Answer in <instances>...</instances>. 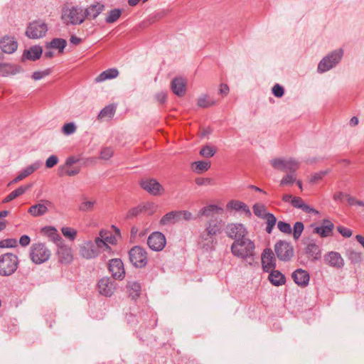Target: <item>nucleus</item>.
Returning a JSON list of instances; mask_svg holds the SVG:
<instances>
[{
	"label": "nucleus",
	"mask_w": 364,
	"mask_h": 364,
	"mask_svg": "<svg viewBox=\"0 0 364 364\" xmlns=\"http://www.w3.org/2000/svg\"><path fill=\"white\" fill-rule=\"evenodd\" d=\"M304 224L301 222H296L293 228V236L295 240H298L303 230H304Z\"/></svg>",
	"instance_id": "nucleus-50"
},
{
	"label": "nucleus",
	"mask_w": 364,
	"mask_h": 364,
	"mask_svg": "<svg viewBox=\"0 0 364 364\" xmlns=\"http://www.w3.org/2000/svg\"><path fill=\"white\" fill-rule=\"evenodd\" d=\"M62 234L64 237L69 239L71 241H73L77 236V231L69 227H63L61 228Z\"/></svg>",
	"instance_id": "nucleus-47"
},
{
	"label": "nucleus",
	"mask_w": 364,
	"mask_h": 364,
	"mask_svg": "<svg viewBox=\"0 0 364 364\" xmlns=\"http://www.w3.org/2000/svg\"><path fill=\"white\" fill-rule=\"evenodd\" d=\"M43 53L42 48L39 46H34L26 50L22 55V60H36L40 58Z\"/></svg>",
	"instance_id": "nucleus-28"
},
{
	"label": "nucleus",
	"mask_w": 364,
	"mask_h": 364,
	"mask_svg": "<svg viewBox=\"0 0 364 364\" xmlns=\"http://www.w3.org/2000/svg\"><path fill=\"white\" fill-rule=\"evenodd\" d=\"M0 48L2 52L11 54L17 50L18 43L15 38L5 36L0 40Z\"/></svg>",
	"instance_id": "nucleus-20"
},
{
	"label": "nucleus",
	"mask_w": 364,
	"mask_h": 364,
	"mask_svg": "<svg viewBox=\"0 0 364 364\" xmlns=\"http://www.w3.org/2000/svg\"><path fill=\"white\" fill-rule=\"evenodd\" d=\"M343 55V49L333 51L323 58L318 65V72L324 73L335 67L341 60Z\"/></svg>",
	"instance_id": "nucleus-9"
},
{
	"label": "nucleus",
	"mask_w": 364,
	"mask_h": 364,
	"mask_svg": "<svg viewBox=\"0 0 364 364\" xmlns=\"http://www.w3.org/2000/svg\"><path fill=\"white\" fill-rule=\"evenodd\" d=\"M48 30V25L43 21L35 20L28 25L26 36L31 39L42 38L46 35Z\"/></svg>",
	"instance_id": "nucleus-7"
},
{
	"label": "nucleus",
	"mask_w": 364,
	"mask_h": 364,
	"mask_svg": "<svg viewBox=\"0 0 364 364\" xmlns=\"http://www.w3.org/2000/svg\"><path fill=\"white\" fill-rule=\"evenodd\" d=\"M214 241V236L210 234H208L206 230H203L198 238V244L203 248H209Z\"/></svg>",
	"instance_id": "nucleus-38"
},
{
	"label": "nucleus",
	"mask_w": 364,
	"mask_h": 364,
	"mask_svg": "<svg viewBox=\"0 0 364 364\" xmlns=\"http://www.w3.org/2000/svg\"><path fill=\"white\" fill-rule=\"evenodd\" d=\"M191 166L193 171L202 173L210 168V162L205 161H196L191 164Z\"/></svg>",
	"instance_id": "nucleus-40"
},
{
	"label": "nucleus",
	"mask_w": 364,
	"mask_h": 364,
	"mask_svg": "<svg viewBox=\"0 0 364 364\" xmlns=\"http://www.w3.org/2000/svg\"><path fill=\"white\" fill-rule=\"evenodd\" d=\"M141 207L143 212L146 213L148 215L154 214L157 209V205L154 203H146L141 204Z\"/></svg>",
	"instance_id": "nucleus-51"
},
{
	"label": "nucleus",
	"mask_w": 364,
	"mask_h": 364,
	"mask_svg": "<svg viewBox=\"0 0 364 364\" xmlns=\"http://www.w3.org/2000/svg\"><path fill=\"white\" fill-rule=\"evenodd\" d=\"M272 92L277 97H281L284 95V88L279 84H276L272 87Z\"/></svg>",
	"instance_id": "nucleus-61"
},
{
	"label": "nucleus",
	"mask_w": 364,
	"mask_h": 364,
	"mask_svg": "<svg viewBox=\"0 0 364 364\" xmlns=\"http://www.w3.org/2000/svg\"><path fill=\"white\" fill-rule=\"evenodd\" d=\"M216 151L210 146H205L200 151V154L203 157H212L215 155Z\"/></svg>",
	"instance_id": "nucleus-52"
},
{
	"label": "nucleus",
	"mask_w": 364,
	"mask_h": 364,
	"mask_svg": "<svg viewBox=\"0 0 364 364\" xmlns=\"http://www.w3.org/2000/svg\"><path fill=\"white\" fill-rule=\"evenodd\" d=\"M252 208L255 215L259 218H264L265 215L268 214V213H267V208L263 204L256 203L253 205Z\"/></svg>",
	"instance_id": "nucleus-45"
},
{
	"label": "nucleus",
	"mask_w": 364,
	"mask_h": 364,
	"mask_svg": "<svg viewBox=\"0 0 364 364\" xmlns=\"http://www.w3.org/2000/svg\"><path fill=\"white\" fill-rule=\"evenodd\" d=\"M181 220H184L186 221H190L191 220L195 219L196 218L193 216L192 213L188 210H179Z\"/></svg>",
	"instance_id": "nucleus-60"
},
{
	"label": "nucleus",
	"mask_w": 364,
	"mask_h": 364,
	"mask_svg": "<svg viewBox=\"0 0 364 364\" xmlns=\"http://www.w3.org/2000/svg\"><path fill=\"white\" fill-rule=\"evenodd\" d=\"M59 161L58 157L55 155L50 156L46 161V167L51 168L54 167Z\"/></svg>",
	"instance_id": "nucleus-57"
},
{
	"label": "nucleus",
	"mask_w": 364,
	"mask_h": 364,
	"mask_svg": "<svg viewBox=\"0 0 364 364\" xmlns=\"http://www.w3.org/2000/svg\"><path fill=\"white\" fill-rule=\"evenodd\" d=\"M141 188L153 196H159L163 193V186L154 178H145L141 181Z\"/></svg>",
	"instance_id": "nucleus-13"
},
{
	"label": "nucleus",
	"mask_w": 364,
	"mask_h": 364,
	"mask_svg": "<svg viewBox=\"0 0 364 364\" xmlns=\"http://www.w3.org/2000/svg\"><path fill=\"white\" fill-rule=\"evenodd\" d=\"M296 181V175L295 172H289L286 174L280 181V186H291Z\"/></svg>",
	"instance_id": "nucleus-43"
},
{
	"label": "nucleus",
	"mask_w": 364,
	"mask_h": 364,
	"mask_svg": "<svg viewBox=\"0 0 364 364\" xmlns=\"http://www.w3.org/2000/svg\"><path fill=\"white\" fill-rule=\"evenodd\" d=\"M271 166L276 170L284 172H296L299 162L293 158H275L270 161Z\"/></svg>",
	"instance_id": "nucleus-8"
},
{
	"label": "nucleus",
	"mask_w": 364,
	"mask_h": 364,
	"mask_svg": "<svg viewBox=\"0 0 364 364\" xmlns=\"http://www.w3.org/2000/svg\"><path fill=\"white\" fill-rule=\"evenodd\" d=\"M196 183L198 186L211 185L213 184V180L209 178H198L196 179Z\"/></svg>",
	"instance_id": "nucleus-64"
},
{
	"label": "nucleus",
	"mask_w": 364,
	"mask_h": 364,
	"mask_svg": "<svg viewBox=\"0 0 364 364\" xmlns=\"http://www.w3.org/2000/svg\"><path fill=\"white\" fill-rule=\"evenodd\" d=\"M292 278L296 284L301 287H306L309 282V274L304 269H298L292 273Z\"/></svg>",
	"instance_id": "nucleus-26"
},
{
	"label": "nucleus",
	"mask_w": 364,
	"mask_h": 364,
	"mask_svg": "<svg viewBox=\"0 0 364 364\" xmlns=\"http://www.w3.org/2000/svg\"><path fill=\"white\" fill-rule=\"evenodd\" d=\"M277 228L281 232L286 234H290L292 231L290 224L286 222L279 221L277 223Z\"/></svg>",
	"instance_id": "nucleus-55"
},
{
	"label": "nucleus",
	"mask_w": 364,
	"mask_h": 364,
	"mask_svg": "<svg viewBox=\"0 0 364 364\" xmlns=\"http://www.w3.org/2000/svg\"><path fill=\"white\" fill-rule=\"evenodd\" d=\"M329 171H330L328 169H326L314 173L309 178V182L311 183H317L318 181H321L325 176H326Z\"/></svg>",
	"instance_id": "nucleus-49"
},
{
	"label": "nucleus",
	"mask_w": 364,
	"mask_h": 364,
	"mask_svg": "<svg viewBox=\"0 0 364 364\" xmlns=\"http://www.w3.org/2000/svg\"><path fill=\"white\" fill-rule=\"evenodd\" d=\"M262 264L264 271L269 272L275 268L276 259L270 249H265L262 255Z\"/></svg>",
	"instance_id": "nucleus-19"
},
{
	"label": "nucleus",
	"mask_w": 364,
	"mask_h": 364,
	"mask_svg": "<svg viewBox=\"0 0 364 364\" xmlns=\"http://www.w3.org/2000/svg\"><path fill=\"white\" fill-rule=\"evenodd\" d=\"M76 129L77 127L74 122L65 124L62 127V132L66 136L74 134L76 132Z\"/></svg>",
	"instance_id": "nucleus-48"
},
{
	"label": "nucleus",
	"mask_w": 364,
	"mask_h": 364,
	"mask_svg": "<svg viewBox=\"0 0 364 364\" xmlns=\"http://www.w3.org/2000/svg\"><path fill=\"white\" fill-rule=\"evenodd\" d=\"M166 237L160 232H154L148 237L147 244L154 251H161L166 245Z\"/></svg>",
	"instance_id": "nucleus-12"
},
{
	"label": "nucleus",
	"mask_w": 364,
	"mask_h": 364,
	"mask_svg": "<svg viewBox=\"0 0 364 364\" xmlns=\"http://www.w3.org/2000/svg\"><path fill=\"white\" fill-rule=\"evenodd\" d=\"M306 254L313 260H317L321 258V250L319 247L315 242H309L305 250Z\"/></svg>",
	"instance_id": "nucleus-32"
},
{
	"label": "nucleus",
	"mask_w": 364,
	"mask_h": 364,
	"mask_svg": "<svg viewBox=\"0 0 364 364\" xmlns=\"http://www.w3.org/2000/svg\"><path fill=\"white\" fill-rule=\"evenodd\" d=\"M226 208L230 210L241 211L247 217H250L252 215L249 207L245 203L240 200H232L229 201Z\"/></svg>",
	"instance_id": "nucleus-25"
},
{
	"label": "nucleus",
	"mask_w": 364,
	"mask_h": 364,
	"mask_svg": "<svg viewBox=\"0 0 364 364\" xmlns=\"http://www.w3.org/2000/svg\"><path fill=\"white\" fill-rule=\"evenodd\" d=\"M313 232L319 235L322 237H328L332 232L333 224L328 220H324L321 226H314Z\"/></svg>",
	"instance_id": "nucleus-24"
},
{
	"label": "nucleus",
	"mask_w": 364,
	"mask_h": 364,
	"mask_svg": "<svg viewBox=\"0 0 364 364\" xmlns=\"http://www.w3.org/2000/svg\"><path fill=\"white\" fill-rule=\"evenodd\" d=\"M115 112L113 105L106 106L99 114L98 119L102 121H108L112 118Z\"/></svg>",
	"instance_id": "nucleus-39"
},
{
	"label": "nucleus",
	"mask_w": 364,
	"mask_h": 364,
	"mask_svg": "<svg viewBox=\"0 0 364 364\" xmlns=\"http://www.w3.org/2000/svg\"><path fill=\"white\" fill-rule=\"evenodd\" d=\"M78 208L80 211H87L91 208V201L82 196L79 203Z\"/></svg>",
	"instance_id": "nucleus-53"
},
{
	"label": "nucleus",
	"mask_w": 364,
	"mask_h": 364,
	"mask_svg": "<svg viewBox=\"0 0 364 364\" xmlns=\"http://www.w3.org/2000/svg\"><path fill=\"white\" fill-rule=\"evenodd\" d=\"M255 244L247 237L237 239L231 245V252L234 256L242 259L252 257L255 253Z\"/></svg>",
	"instance_id": "nucleus-3"
},
{
	"label": "nucleus",
	"mask_w": 364,
	"mask_h": 364,
	"mask_svg": "<svg viewBox=\"0 0 364 364\" xmlns=\"http://www.w3.org/2000/svg\"><path fill=\"white\" fill-rule=\"evenodd\" d=\"M222 210V208H219L216 205L210 204L202 208L198 213L197 217L200 218L203 216L208 217L213 213H218Z\"/></svg>",
	"instance_id": "nucleus-36"
},
{
	"label": "nucleus",
	"mask_w": 364,
	"mask_h": 364,
	"mask_svg": "<svg viewBox=\"0 0 364 364\" xmlns=\"http://www.w3.org/2000/svg\"><path fill=\"white\" fill-rule=\"evenodd\" d=\"M42 165V162L41 161H36L31 164V165L26 166L23 170L21 171V172L16 176V177L12 181L11 183H18L27 176L32 174L33 172H35L36 170L41 168Z\"/></svg>",
	"instance_id": "nucleus-21"
},
{
	"label": "nucleus",
	"mask_w": 364,
	"mask_h": 364,
	"mask_svg": "<svg viewBox=\"0 0 364 364\" xmlns=\"http://www.w3.org/2000/svg\"><path fill=\"white\" fill-rule=\"evenodd\" d=\"M116 236L108 230L101 229L95 237L92 245V257H100L102 260H106L114 255L111 246L116 245Z\"/></svg>",
	"instance_id": "nucleus-1"
},
{
	"label": "nucleus",
	"mask_w": 364,
	"mask_h": 364,
	"mask_svg": "<svg viewBox=\"0 0 364 364\" xmlns=\"http://www.w3.org/2000/svg\"><path fill=\"white\" fill-rule=\"evenodd\" d=\"M114 154V151L112 148L107 147L102 149L100 153V158L104 160L109 159Z\"/></svg>",
	"instance_id": "nucleus-58"
},
{
	"label": "nucleus",
	"mask_w": 364,
	"mask_h": 364,
	"mask_svg": "<svg viewBox=\"0 0 364 364\" xmlns=\"http://www.w3.org/2000/svg\"><path fill=\"white\" fill-rule=\"evenodd\" d=\"M98 292L105 296H111L116 289L115 283L108 277H103L97 283Z\"/></svg>",
	"instance_id": "nucleus-15"
},
{
	"label": "nucleus",
	"mask_w": 364,
	"mask_h": 364,
	"mask_svg": "<svg viewBox=\"0 0 364 364\" xmlns=\"http://www.w3.org/2000/svg\"><path fill=\"white\" fill-rule=\"evenodd\" d=\"M172 92L178 97H183L186 92V80L183 77H175L171 82Z\"/></svg>",
	"instance_id": "nucleus-22"
},
{
	"label": "nucleus",
	"mask_w": 364,
	"mask_h": 364,
	"mask_svg": "<svg viewBox=\"0 0 364 364\" xmlns=\"http://www.w3.org/2000/svg\"><path fill=\"white\" fill-rule=\"evenodd\" d=\"M346 198H347L348 203L350 205H357L359 206L364 207V201H363V200H357L355 198L350 196H346Z\"/></svg>",
	"instance_id": "nucleus-62"
},
{
	"label": "nucleus",
	"mask_w": 364,
	"mask_h": 364,
	"mask_svg": "<svg viewBox=\"0 0 364 364\" xmlns=\"http://www.w3.org/2000/svg\"><path fill=\"white\" fill-rule=\"evenodd\" d=\"M223 225L224 223L222 220L211 218L206 223L205 230L208 232V234L215 237L221 232Z\"/></svg>",
	"instance_id": "nucleus-23"
},
{
	"label": "nucleus",
	"mask_w": 364,
	"mask_h": 364,
	"mask_svg": "<svg viewBox=\"0 0 364 364\" xmlns=\"http://www.w3.org/2000/svg\"><path fill=\"white\" fill-rule=\"evenodd\" d=\"M247 232V230L242 224L232 223L226 228L227 235L230 237L234 238L235 240L245 237Z\"/></svg>",
	"instance_id": "nucleus-17"
},
{
	"label": "nucleus",
	"mask_w": 364,
	"mask_h": 364,
	"mask_svg": "<svg viewBox=\"0 0 364 364\" xmlns=\"http://www.w3.org/2000/svg\"><path fill=\"white\" fill-rule=\"evenodd\" d=\"M17 246V241L15 239H6L0 242L1 248L14 247Z\"/></svg>",
	"instance_id": "nucleus-56"
},
{
	"label": "nucleus",
	"mask_w": 364,
	"mask_h": 364,
	"mask_svg": "<svg viewBox=\"0 0 364 364\" xmlns=\"http://www.w3.org/2000/svg\"><path fill=\"white\" fill-rule=\"evenodd\" d=\"M143 212L141 205L131 208L127 213V218H131L137 216L139 214Z\"/></svg>",
	"instance_id": "nucleus-59"
},
{
	"label": "nucleus",
	"mask_w": 364,
	"mask_h": 364,
	"mask_svg": "<svg viewBox=\"0 0 364 364\" xmlns=\"http://www.w3.org/2000/svg\"><path fill=\"white\" fill-rule=\"evenodd\" d=\"M126 289L129 297H131L132 299L135 300L141 294V286L140 283L136 281H128Z\"/></svg>",
	"instance_id": "nucleus-30"
},
{
	"label": "nucleus",
	"mask_w": 364,
	"mask_h": 364,
	"mask_svg": "<svg viewBox=\"0 0 364 364\" xmlns=\"http://www.w3.org/2000/svg\"><path fill=\"white\" fill-rule=\"evenodd\" d=\"M109 270L112 276L119 280H122L125 277V270L124 264L120 259H112L109 262Z\"/></svg>",
	"instance_id": "nucleus-14"
},
{
	"label": "nucleus",
	"mask_w": 364,
	"mask_h": 364,
	"mask_svg": "<svg viewBox=\"0 0 364 364\" xmlns=\"http://www.w3.org/2000/svg\"><path fill=\"white\" fill-rule=\"evenodd\" d=\"M21 71V68L10 63H0V76L8 77L14 75Z\"/></svg>",
	"instance_id": "nucleus-27"
},
{
	"label": "nucleus",
	"mask_w": 364,
	"mask_h": 364,
	"mask_svg": "<svg viewBox=\"0 0 364 364\" xmlns=\"http://www.w3.org/2000/svg\"><path fill=\"white\" fill-rule=\"evenodd\" d=\"M216 104L215 100L206 95L200 96L197 100V105L201 108H208Z\"/></svg>",
	"instance_id": "nucleus-42"
},
{
	"label": "nucleus",
	"mask_w": 364,
	"mask_h": 364,
	"mask_svg": "<svg viewBox=\"0 0 364 364\" xmlns=\"http://www.w3.org/2000/svg\"><path fill=\"white\" fill-rule=\"evenodd\" d=\"M129 259L136 267H144L147 264V253L146 250L139 246H134L129 252Z\"/></svg>",
	"instance_id": "nucleus-10"
},
{
	"label": "nucleus",
	"mask_w": 364,
	"mask_h": 364,
	"mask_svg": "<svg viewBox=\"0 0 364 364\" xmlns=\"http://www.w3.org/2000/svg\"><path fill=\"white\" fill-rule=\"evenodd\" d=\"M104 5L97 3L96 5H92V17L95 18L104 9Z\"/></svg>",
	"instance_id": "nucleus-63"
},
{
	"label": "nucleus",
	"mask_w": 364,
	"mask_h": 364,
	"mask_svg": "<svg viewBox=\"0 0 364 364\" xmlns=\"http://www.w3.org/2000/svg\"><path fill=\"white\" fill-rule=\"evenodd\" d=\"M53 205V203L48 200L43 199L40 203L31 205L28 213L33 217H39L44 215L48 211V208Z\"/></svg>",
	"instance_id": "nucleus-16"
},
{
	"label": "nucleus",
	"mask_w": 364,
	"mask_h": 364,
	"mask_svg": "<svg viewBox=\"0 0 364 364\" xmlns=\"http://www.w3.org/2000/svg\"><path fill=\"white\" fill-rule=\"evenodd\" d=\"M291 204L294 208L301 209L303 211L306 213H314L318 214V212L314 208L310 207L309 205L306 204L301 198L294 196L292 200H291Z\"/></svg>",
	"instance_id": "nucleus-31"
},
{
	"label": "nucleus",
	"mask_w": 364,
	"mask_h": 364,
	"mask_svg": "<svg viewBox=\"0 0 364 364\" xmlns=\"http://www.w3.org/2000/svg\"><path fill=\"white\" fill-rule=\"evenodd\" d=\"M275 253L282 261H289L294 256V248L287 242L280 240L277 242L274 245Z\"/></svg>",
	"instance_id": "nucleus-11"
},
{
	"label": "nucleus",
	"mask_w": 364,
	"mask_h": 364,
	"mask_svg": "<svg viewBox=\"0 0 364 364\" xmlns=\"http://www.w3.org/2000/svg\"><path fill=\"white\" fill-rule=\"evenodd\" d=\"M80 168H72L71 166H59L58 169V175L59 176H74L78 174Z\"/></svg>",
	"instance_id": "nucleus-41"
},
{
	"label": "nucleus",
	"mask_w": 364,
	"mask_h": 364,
	"mask_svg": "<svg viewBox=\"0 0 364 364\" xmlns=\"http://www.w3.org/2000/svg\"><path fill=\"white\" fill-rule=\"evenodd\" d=\"M50 73V69H46L44 70L36 71L32 75V78L34 80H40L43 77L49 75Z\"/></svg>",
	"instance_id": "nucleus-54"
},
{
	"label": "nucleus",
	"mask_w": 364,
	"mask_h": 364,
	"mask_svg": "<svg viewBox=\"0 0 364 364\" xmlns=\"http://www.w3.org/2000/svg\"><path fill=\"white\" fill-rule=\"evenodd\" d=\"M67 46V41L63 38H55L47 43V49H56L59 53H63L65 48Z\"/></svg>",
	"instance_id": "nucleus-33"
},
{
	"label": "nucleus",
	"mask_w": 364,
	"mask_h": 364,
	"mask_svg": "<svg viewBox=\"0 0 364 364\" xmlns=\"http://www.w3.org/2000/svg\"><path fill=\"white\" fill-rule=\"evenodd\" d=\"M122 11L119 9H114L111 10L105 19L106 22L108 23H112L115 22L121 16Z\"/></svg>",
	"instance_id": "nucleus-46"
},
{
	"label": "nucleus",
	"mask_w": 364,
	"mask_h": 364,
	"mask_svg": "<svg viewBox=\"0 0 364 364\" xmlns=\"http://www.w3.org/2000/svg\"><path fill=\"white\" fill-rule=\"evenodd\" d=\"M18 267V258L11 253H6L0 257V274L9 276L15 272Z\"/></svg>",
	"instance_id": "nucleus-6"
},
{
	"label": "nucleus",
	"mask_w": 364,
	"mask_h": 364,
	"mask_svg": "<svg viewBox=\"0 0 364 364\" xmlns=\"http://www.w3.org/2000/svg\"><path fill=\"white\" fill-rule=\"evenodd\" d=\"M88 9L73 6L63 9L61 15L63 22L66 25H77L82 23L88 15Z\"/></svg>",
	"instance_id": "nucleus-4"
},
{
	"label": "nucleus",
	"mask_w": 364,
	"mask_h": 364,
	"mask_svg": "<svg viewBox=\"0 0 364 364\" xmlns=\"http://www.w3.org/2000/svg\"><path fill=\"white\" fill-rule=\"evenodd\" d=\"M32 187V184L26 186H21L18 188L11 192L3 200L4 203H8L15 199L16 198L23 195L27 190Z\"/></svg>",
	"instance_id": "nucleus-37"
},
{
	"label": "nucleus",
	"mask_w": 364,
	"mask_h": 364,
	"mask_svg": "<svg viewBox=\"0 0 364 364\" xmlns=\"http://www.w3.org/2000/svg\"><path fill=\"white\" fill-rule=\"evenodd\" d=\"M51 255L50 250L43 243L33 244L31 247L30 257L36 264L47 262Z\"/></svg>",
	"instance_id": "nucleus-5"
},
{
	"label": "nucleus",
	"mask_w": 364,
	"mask_h": 364,
	"mask_svg": "<svg viewBox=\"0 0 364 364\" xmlns=\"http://www.w3.org/2000/svg\"><path fill=\"white\" fill-rule=\"evenodd\" d=\"M181 216L179 210L171 211L164 215L160 220V225H171L181 221Z\"/></svg>",
	"instance_id": "nucleus-29"
},
{
	"label": "nucleus",
	"mask_w": 364,
	"mask_h": 364,
	"mask_svg": "<svg viewBox=\"0 0 364 364\" xmlns=\"http://www.w3.org/2000/svg\"><path fill=\"white\" fill-rule=\"evenodd\" d=\"M49 231L50 238L57 247L55 255L58 262L62 264H69L73 260L72 248L65 243L55 228H49Z\"/></svg>",
	"instance_id": "nucleus-2"
},
{
	"label": "nucleus",
	"mask_w": 364,
	"mask_h": 364,
	"mask_svg": "<svg viewBox=\"0 0 364 364\" xmlns=\"http://www.w3.org/2000/svg\"><path fill=\"white\" fill-rule=\"evenodd\" d=\"M119 71L116 68H110L108 70H106L105 71H103L102 73H100L96 78L95 82H102L106 80H110L115 78L118 76Z\"/></svg>",
	"instance_id": "nucleus-35"
},
{
	"label": "nucleus",
	"mask_w": 364,
	"mask_h": 364,
	"mask_svg": "<svg viewBox=\"0 0 364 364\" xmlns=\"http://www.w3.org/2000/svg\"><path fill=\"white\" fill-rule=\"evenodd\" d=\"M324 262L330 267L341 269L344 266V259L341 254L336 252H329L324 255Z\"/></svg>",
	"instance_id": "nucleus-18"
},
{
	"label": "nucleus",
	"mask_w": 364,
	"mask_h": 364,
	"mask_svg": "<svg viewBox=\"0 0 364 364\" xmlns=\"http://www.w3.org/2000/svg\"><path fill=\"white\" fill-rule=\"evenodd\" d=\"M264 219H265L267 221L266 231L270 234L277 223V218L273 214L268 213L265 215Z\"/></svg>",
	"instance_id": "nucleus-44"
},
{
	"label": "nucleus",
	"mask_w": 364,
	"mask_h": 364,
	"mask_svg": "<svg viewBox=\"0 0 364 364\" xmlns=\"http://www.w3.org/2000/svg\"><path fill=\"white\" fill-rule=\"evenodd\" d=\"M269 280L274 286H280L285 283V277L278 270L274 269L270 271Z\"/></svg>",
	"instance_id": "nucleus-34"
}]
</instances>
